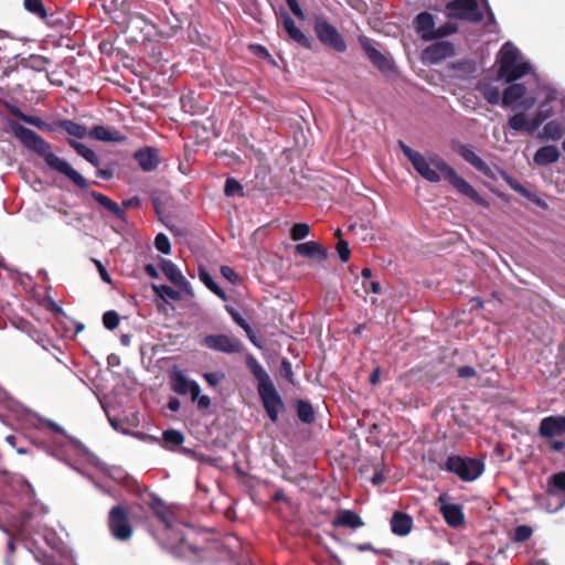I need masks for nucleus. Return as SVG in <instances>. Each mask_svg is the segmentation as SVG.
<instances>
[{
    "mask_svg": "<svg viewBox=\"0 0 565 565\" xmlns=\"http://www.w3.org/2000/svg\"><path fill=\"white\" fill-rule=\"evenodd\" d=\"M8 126L13 136L29 151L34 152L42 158L45 164L55 172L65 175L76 186L86 190L89 182L77 170H75L66 160L57 157L52 149V145L34 130L24 127L15 120H8Z\"/></svg>",
    "mask_w": 565,
    "mask_h": 565,
    "instance_id": "1",
    "label": "nucleus"
},
{
    "mask_svg": "<svg viewBox=\"0 0 565 565\" xmlns=\"http://www.w3.org/2000/svg\"><path fill=\"white\" fill-rule=\"evenodd\" d=\"M411 163L416 172L428 182L438 183L443 177L460 194L469 198L478 205L484 207L489 206V202L481 196L470 183H468L462 177L458 175L456 170L440 156L434 153L426 158L419 152L418 154H414V159Z\"/></svg>",
    "mask_w": 565,
    "mask_h": 565,
    "instance_id": "2",
    "label": "nucleus"
},
{
    "mask_svg": "<svg viewBox=\"0 0 565 565\" xmlns=\"http://www.w3.org/2000/svg\"><path fill=\"white\" fill-rule=\"evenodd\" d=\"M7 110L20 119L21 121L36 127L39 130L44 132H55L58 129L65 131L68 136L83 139L87 136V129L84 125L77 124L71 119H57L52 122L43 120L41 117L26 115L18 106L13 104H6Z\"/></svg>",
    "mask_w": 565,
    "mask_h": 565,
    "instance_id": "3",
    "label": "nucleus"
},
{
    "mask_svg": "<svg viewBox=\"0 0 565 565\" xmlns=\"http://www.w3.org/2000/svg\"><path fill=\"white\" fill-rule=\"evenodd\" d=\"M518 57L519 52L511 43L503 44L498 58V76L500 78L512 83L530 72L531 65L527 62H519Z\"/></svg>",
    "mask_w": 565,
    "mask_h": 565,
    "instance_id": "4",
    "label": "nucleus"
},
{
    "mask_svg": "<svg viewBox=\"0 0 565 565\" xmlns=\"http://www.w3.org/2000/svg\"><path fill=\"white\" fill-rule=\"evenodd\" d=\"M441 469L456 475L462 481L469 482L478 479L482 475L484 465L481 460L476 458L451 455L441 466Z\"/></svg>",
    "mask_w": 565,
    "mask_h": 565,
    "instance_id": "5",
    "label": "nucleus"
},
{
    "mask_svg": "<svg viewBox=\"0 0 565 565\" xmlns=\"http://www.w3.org/2000/svg\"><path fill=\"white\" fill-rule=\"evenodd\" d=\"M107 526L110 535L119 542H128L134 534V525L126 505H114L107 515Z\"/></svg>",
    "mask_w": 565,
    "mask_h": 565,
    "instance_id": "6",
    "label": "nucleus"
},
{
    "mask_svg": "<svg viewBox=\"0 0 565 565\" xmlns=\"http://www.w3.org/2000/svg\"><path fill=\"white\" fill-rule=\"evenodd\" d=\"M313 31L318 40L335 52L343 53L347 51V42L339 33L335 26L330 24L324 18L316 17L313 21Z\"/></svg>",
    "mask_w": 565,
    "mask_h": 565,
    "instance_id": "7",
    "label": "nucleus"
},
{
    "mask_svg": "<svg viewBox=\"0 0 565 565\" xmlns=\"http://www.w3.org/2000/svg\"><path fill=\"white\" fill-rule=\"evenodd\" d=\"M541 437L551 440V449L562 451L565 448V441L555 439L565 434V416H547L544 417L539 426Z\"/></svg>",
    "mask_w": 565,
    "mask_h": 565,
    "instance_id": "8",
    "label": "nucleus"
},
{
    "mask_svg": "<svg viewBox=\"0 0 565 565\" xmlns=\"http://www.w3.org/2000/svg\"><path fill=\"white\" fill-rule=\"evenodd\" d=\"M446 8L449 11V15L455 19L475 23L483 20V14L479 10L476 0H452L447 3Z\"/></svg>",
    "mask_w": 565,
    "mask_h": 565,
    "instance_id": "9",
    "label": "nucleus"
},
{
    "mask_svg": "<svg viewBox=\"0 0 565 565\" xmlns=\"http://www.w3.org/2000/svg\"><path fill=\"white\" fill-rule=\"evenodd\" d=\"M359 43L366 57L380 72L390 73L394 71L395 63L393 58L380 52L370 38L361 35L359 36Z\"/></svg>",
    "mask_w": 565,
    "mask_h": 565,
    "instance_id": "10",
    "label": "nucleus"
},
{
    "mask_svg": "<svg viewBox=\"0 0 565 565\" xmlns=\"http://www.w3.org/2000/svg\"><path fill=\"white\" fill-rule=\"evenodd\" d=\"M202 345L214 351L232 354L243 350L242 342L226 334H209L202 340Z\"/></svg>",
    "mask_w": 565,
    "mask_h": 565,
    "instance_id": "11",
    "label": "nucleus"
},
{
    "mask_svg": "<svg viewBox=\"0 0 565 565\" xmlns=\"http://www.w3.org/2000/svg\"><path fill=\"white\" fill-rule=\"evenodd\" d=\"M257 392L269 419L277 423L279 413L285 409V405L275 385L273 384Z\"/></svg>",
    "mask_w": 565,
    "mask_h": 565,
    "instance_id": "12",
    "label": "nucleus"
},
{
    "mask_svg": "<svg viewBox=\"0 0 565 565\" xmlns=\"http://www.w3.org/2000/svg\"><path fill=\"white\" fill-rule=\"evenodd\" d=\"M170 386L179 395L191 394L192 401H195L198 394L201 393L200 385L195 381L188 379L180 370H174L170 374Z\"/></svg>",
    "mask_w": 565,
    "mask_h": 565,
    "instance_id": "13",
    "label": "nucleus"
},
{
    "mask_svg": "<svg viewBox=\"0 0 565 565\" xmlns=\"http://www.w3.org/2000/svg\"><path fill=\"white\" fill-rule=\"evenodd\" d=\"M452 150L484 175L490 174V167L473 151L470 145L452 141Z\"/></svg>",
    "mask_w": 565,
    "mask_h": 565,
    "instance_id": "14",
    "label": "nucleus"
},
{
    "mask_svg": "<svg viewBox=\"0 0 565 565\" xmlns=\"http://www.w3.org/2000/svg\"><path fill=\"white\" fill-rule=\"evenodd\" d=\"M140 169L145 172L154 171L161 162L159 150L154 147H143L134 153Z\"/></svg>",
    "mask_w": 565,
    "mask_h": 565,
    "instance_id": "15",
    "label": "nucleus"
},
{
    "mask_svg": "<svg viewBox=\"0 0 565 565\" xmlns=\"http://www.w3.org/2000/svg\"><path fill=\"white\" fill-rule=\"evenodd\" d=\"M160 268L164 276L180 290L189 291L190 284L182 275L178 266L170 259L162 258L160 262Z\"/></svg>",
    "mask_w": 565,
    "mask_h": 565,
    "instance_id": "16",
    "label": "nucleus"
},
{
    "mask_svg": "<svg viewBox=\"0 0 565 565\" xmlns=\"http://www.w3.org/2000/svg\"><path fill=\"white\" fill-rule=\"evenodd\" d=\"M296 253L300 256L316 259L319 263H322L328 257L327 248H324L321 244L309 241L305 243H299L296 245Z\"/></svg>",
    "mask_w": 565,
    "mask_h": 565,
    "instance_id": "17",
    "label": "nucleus"
},
{
    "mask_svg": "<svg viewBox=\"0 0 565 565\" xmlns=\"http://www.w3.org/2000/svg\"><path fill=\"white\" fill-rule=\"evenodd\" d=\"M148 505L154 515L159 519V521L166 526V530L170 531L174 520V513L171 511V509L157 495L151 497Z\"/></svg>",
    "mask_w": 565,
    "mask_h": 565,
    "instance_id": "18",
    "label": "nucleus"
},
{
    "mask_svg": "<svg viewBox=\"0 0 565 565\" xmlns=\"http://www.w3.org/2000/svg\"><path fill=\"white\" fill-rule=\"evenodd\" d=\"M246 366L253 376L257 380V391L274 384L266 370L254 355H246Z\"/></svg>",
    "mask_w": 565,
    "mask_h": 565,
    "instance_id": "19",
    "label": "nucleus"
},
{
    "mask_svg": "<svg viewBox=\"0 0 565 565\" xmlns=\"http://www.w3.org/2000/svg\"><path fill=\"white\" fill-rule=\"evenodd\" d=\"M334 527L359 529L364 525L361 516L353 510H339L332 521Z\"/></svg>",
    "mask_w": 565,
    "mask_h": 565,
    "instance_id": "20",
    "label": "nucleus"
},
{
    "mask_svg": "<svg viewBox=\"0 0 565 565\" xmlns=\"http://www.w3.org/2000/svg\"><path fill=\"white\" fill-rule=\"evenodd\" d=\"M282 25L288 36L305 49H311V40L296 25L291 17L286 14L282 18Z\"/></svg>",
    "mask_w": 565,
    "mask_h": 565,
    "instance_id": "21",
    "label": "nucleus"
},
{
    "mask_svg": "<svg viewBox=\"0 0 565 565\" xmlns=\"http://www.w3.org/2000/svg\"><path fill=\"white\" fill-rule=\"evenodd\" d=\"M391 531L398 536L407 535L413 527V518L402 511H396L391 518Z\"/></svg>",
    "mask_w": 565,
    "mask_h": 565,
    "instance_id": "22",
    "label": "nucleus"
},
{
    "mask_svg": "<svg viewBox=\"0 0 565 565\" xmlns=\"http://www.w3.org/2000/svg\"><path fill=\"white\" fill-rule=\"evenodd\" d=\"M445 522L451 527H459L465 523V514L459 504L446 503L440 507Z\"/></svg>",
    "mask_w": 565,
    "mask_h": 565,
    "instance_id": "23",
    "label": "nucleus"
},
{
    "mask_svg": "<svg viewBox=\"0 0 565 565\" xmlns=\"http://www.w3.org/2000/svg\"><path fill=\"white\" fill-rule=\"evenodd\" d=\"M87 135L96 140L99 141H107V142H121L125 140V137L117 130H110L105 126L97 125L94 126Z\"/></svg>",
    "mask_w": 565,
    "mask_h": 565,
    "instance_id": "24",
    "label": "nucleus"
},
{
    "mask_svg": "<svg viewBox=\"0 0 565 565\" xmlns=\"http://www.w3.org/2000/svg\"><path fill=\"white\" fill-rule=\"evenodd\" d=\"M89 194L98 204H100L104 209L113 213L117 218L121 221L126 218L125 211L118 205L117 202L97 191H90Z\"/></svg>",
    "mask_w": 565,
    "mask_h": 565,
    "instance_id": "25",
    "label": "nucleus"
},
{
    "mask_svg": "<svg viewBox=\"0 0 565 565\" xmlns=\"http://www.w3.org/2000/svg\"><path fill=\"white\" fill-rule=\"evenodd\" d=\"M454 51V45L450 42L443 41L428 46L426 49V54L431 61L437 62L451 56Z\"/></svg>",
    "mask_w": 565,
    "mask_h": 565,
    "instance_id": "26",
    "label": "nucleus"
},
{
    "mask_svg": "<svg viewBox=\"0 0 565 565\" xmlns=\"http://www.w3.org/2000/svg\"><path fill=\"white\" fill-rule=\"evenodd\" d=\"M561 153L555 146L541 147L534 154V162L539 166H548L558 160Z\"/></svg>",
    "mask_w": 565,
    "mask_h": 565,
    "instance_id": "27",
    "label": "nucleus"
},
{
    "mask_svg": "<svg viewBox=\"0 0 565 565\" xmlns=\"http://www.w3.org/2000/svg\"><path fill=\"white\" fill-rule=\"evenodd\" d=\"M525 93L526 88L523 84H511L503 90L501 103L503 106H512L519 102Z\"/></svg>",
    "mask_w": 565,
    "mask_h": 565,
    "instance_id": "28",
    "label": "nucleus"
},
{
    "mask_svg": "<svg viewBox=\"0 0 565 565\" xmlns=\"http://www.w3.org/2000/svg\"><path fill=\"white\" fill-rule=\"evenodd\" d=\"M415 28L418 33L422 34V39L425 40L427 34L435 33V20L434 15L427 11L420 12L415 19Z\"/></svg>",
    "mask_w": 565,
    "mask_h": 565,
    "instance_id": "29",
    "label": "nucleus"
},
{
    "mask_svg": "<svg viewBox=\"0 0 565 565\" xmlns=\"http://www.w3.org/2000/svg\"><path fill=\"white\" fill-rule=\"evenodd\" d=\"M67 143L71 148H73L81 157H83L86 161H88L90 164H93L95 168H98L100 166V159L95 153L94 150L88 148L82 142H78L72 138L67 139Z\"/></svg>",
    "mask_w": 565,
    "mask_h": 565,
    "instance_id": "30",
    "label": "nucleus"
},
{
    "mask_svg": "<svg viewBox=\"0 0 565 565\" xmlns=\"http://www.w3.org/2000/svg\"><path fill=\"white\" fill-rule=\"evenodd\" d=\"M295 408H296L298 418L303 424H312L316 420V412H315L312 405L308 401L296 399Z\"/></svg>",
    "mask_w": 565,
    "mask_h": 565,
    "instance_id": "31",
    "label": "nucleus"
},
{
    "mask_svg": "<svg viewBox=\"0 0 565 565\" xmlns=\"http://www.w3.org/2000/svg\"><path fill=\"white\" fill-rule=\"evenodd\" d=\"M563 135L564 128L562 124H559L556 120H552L545 124V126L543 127V131L540 135V138L556 141L559 140L563 137Z\"/></svg>",
    "mask_w": 565,
    "mask_h": 565,
    "instance_id": "32",
    "label": "nucleus"
},
{
    "mask_svg": "<svg viewBox=\"0 0 565 565\" xmlns=\"http://www.w3.org/2000/svg\"><path fill=\"white\" fill-rule=\"evenodd\" d=\"M508 126L514 131H526L529 134V119L525 113H516L508 120Z\"/></svg>",
    "mask_w": 565,
    "mask_h": 565,
    "instance_id": "33",
    "label": "nucleus"
},
{
    "mask_svg": "<svg viewBox=\"0 0 565 565\" xmlns=\"http://www.w3.org/2000/svg\"><path fill=\"white\" fill-rule=\"evenodd\" d=\"M51 61L42 55H30L24 60L23 65L36 72H43L46 70Z\"/></svg>",
    "mask_w": 565,
    "mask_h": 565,
    "instance_id": "34",
    "label": "nucleus"
},
{
    "mask_svg": "<svg viewBox=\"0 0 565 565\" xmlns=\"http://www.w3.org/2000/svg\"><path fill=\"white\" fill-rule=\"evenodd\" d=\"M151 288L154 291V294L162 299L169 298V299L175 300V301L181 299L180 291L173 289L172 287H170L168 285L152 284Z\"/></svg>",
    "mask_w": 565,
    "mask_h": 565,
    "instance_id": "35",
    "label": "nucleus"
},
{
    "mask_svg": "<svg viewBox=\"0 0 565 565\" xmlns=\"http://www.w3.org/2000/svg\"><path fill=\"white\" fill-rule=\"evenodd\" d=\"M200 279L201 281L217 297H220L223 300H226V294L224 290L213 280L210 274L206 271L201 270L200 271Z\"/></svg>",
    "mask_w": 565,
    "mask_h": 565,
    "instance_id": "36",
    "label": "nucleus"
},
{
    "mask_svg": "<svg viewBox=\"0 0 565 565\" xmlns=\"http://www.w3.org/2000/svg\"><path fill=\"white\" fill-rule=\"evenodd\" d=\"M548 492L551 494L555 492L565 493V470L552 475V477L548 480Z\"/></svg>",
    "mask_w": 565,
    "mask_h": 565,
    "instance_id": "37",
    "label": "nucleus"
},
{
    "mask_svg": "<svg viewBox=\"0 0 565 565\" xmlns=\"http://www.w3.org/2000/svg\"><path fill=\"white\" fill-rule=\"evenodd\" d=\"M24 8L38 18H46V8L42 0H24Z\"/></svg>",
    "mask_w": 565,
    "mask_h": 565,
    "instance_id": "38",
    "label": "nucleus"
},
{
    "mask_svg": "<svg viewBox=\"0 0 565 565\" xmlns=\"http://www.w3.org/2000/svg\"><path fill=\"white\" fill-rule=\"evenodd\" d=\"M532 535L533 529L530 525H518L511 539L514 543H523L530 540Z\"/></svg>",
    "mask_w": 565,
    "mask_h": 565,
    "instance_id": "39",
    "label": "nucleus"
},
{
    "mask_svg": "<svg viewBox=\"0 0 565 565\" xmlns=\"http://www.w3.org/2000/svg\"><path fill=\"white\" fill-rule=\"evenodd\" d=\"M224 193L227 196H243V185L234 178H227L224 185Z\"/></svg>",
    "mask_w": 565,
    "mask_h": 565,
    "instance_id": "40",
    "label": "nucleus"
},
{
    "mask_svg": "<svg viewBox=\"0 0 565 565\" xmlns=\"http://www.w3.org/2000/svg\"><path fill=\"white\" fill-rule=\"evenodd\" d=\"M483 98L491 105H497L500 102L501 93L495 86L487 85L481 88Z\"/></svg>",
    "mask_w": 565,
    "mask_h": 565,
    "instance_id": "41",
    "label": "nucleus"
},
{
    "mask_svg": "<svg viewBox=\"0 0 565 565\" xmlns=\"http://www.w3.org/2000/svg\"><path fill=\"white\" fill-rule=\"evenodd\" d=\"M310 233V226L307 223H296L290 230L292 241H301Z\"/></svg>",
    "mask_w": 565,
    "mask_h": 565,
    "instance_id": "42",
    "label": "nucleus"
},
{
    "mask_svg": "<svg viewBox=\"0 0 565 565\" xmlns=\"http://www.w3.org/2000/svg\"><path fill=\"white\" fill-rule=\"evenodd\" d=\"M163 440L172 446H180L184 441V435L175 429H167L162 434Z\"/></svg>",
    "mask_w": 565,
    "mask_h": 565,
    "instance_id": "43",
    "label": "nucleus"
},
{
    "mask_svg": "<svg viewBox=\"0 0 565 565\" xmlns=\"http://www.w3.org/2000/svg\"><path fill=\"white\" fill-rule=\"evenodd\" d=\"M548 113L544 110H539L535 115L529 119V134L532 135L535 132L539 127L548 118Z\"/></svg>",
    "mask_w": 565,
    "mask_h": 565,
    "instance_id": "44",
    "label": "nucleus"
},
{
    "mask_svg": "<svg viewBox=\"0 0 565 565\" xmlns=\"http://www.w3.org/2000/svg\"><path fill=\"white\" fill-rule=\"evenodd\" d=\"M119 315L115 310L106 311L103 315V324L108 330H115L119 326Z\"/></svg>",
    "mask_w": 565,
    "mask_h": 565,
    "instance_id": "45",
    "label": "nucleus"
},
{
    "mask_svg": "<svg viewBox=\"0 0 565 565\" xmlns=\"http://www.w3.org/2000/svg\"><path fill=\"white\" fill-rule=\"evenodd\" d=\"M456 28L451 26L450 24H444L439 26L438 29H435L434 34H427L425 36V41L441 39L445 36L450 35L452 32H455Z\"/></svg>",
    "mask_w": 565,
    "mask_h": 565,
    "instance_id": "46",
    "label": "nucleus"
},
{
    "mask_svg": "<svg viewBox=\"0 0 565 565\" xmlns=\"http://www.w3.org/2000/svg\"><path fill=\"white\" fill-rule=\"evenodd\" d=\"M156 248L162 254H169L171 252V244L168 236L163 233H159L154 238Z\"/></svg>",
    "mask_w": 565,
    "mask_h": 565,
    "instance_id": "47",
    "label": "nucleus"
},
{
    "mask_svg": "<svg viewBox=\"0 0 565 565\" xmlns=\"http://www.w3.org/2000/svg\"><path fill=\"white\" fill-rule=\"evenodd\" d=\"M354 550L359 552H373L375 554L384 555L391 557V551L390 550H376L371 543H359L352 545Z\"/></svg>",
    "mask_w": 565,
    "mask_h": 565,
    "instance_id": "48",
    "label": "nucleus"
},
{
    "mask_svg": "<svg viewBox=\"0 0 565 565\" xmlns=\"http://www.w3.org/2000/svg\"><path fill=\"white\" fill-rule=\"evenodd\" d=\"M335 248H337L340 259L343 263H347L350 259V254H351L348 242L340 238L337 243Z\"/></svg>",
    "mask_w": 565,
    "mask_h": 565,
    "instance_id": "49",
    "label": "nucleus"
},
{
    "mask_svg": "<svg viewBox=\"0 0 565 565\" xmlns=\"http://www.w3.org/2000/svg\"><path fill=\"white\" fill-rule=\"evenodd\" d=\"M280 375L286 379L289 383H294V372L289 360L282 359L279 369Z\"/></svg>",
    "mask_w": 565,
    "mask_h": 565,
    "instance_id": "50",
    "label": "nucleus"
},
{
    "mask_svg": "<svg viewBox=\"0 0 565 565\" xmlns=\"http://www.w3.org/2000/svg\"><path fill=\"white\" fill-rule=\"evenodd\" d=\"M226 311L228 312L231 318L234 320V322L237 326H239L243 330L249 326L248 322L241 316V313L233 307L226 306Z\"/></svg>",
    "mask_w": 565,
    "mask_h": 565,
    "instance_id": "51",
    "label": "nucleus"
},
{
    "mask_svg": "<svg viewBox=\"0 0 565 565\" xmlns=\"http://www.w3.org/2000/svg\"><path fill=\"white\" fill-rule=\"evenodd\" d=\"M505 182L510 185L511 189L516 191L518 193L522 194L523 196L529 198V191L514 178L507 175L504 178Z\"/></svg>",
    "mask_w": 565,
    "mask_h": 565,
    "instance_id": "52",
    "label": "nucleus"
},
{
    "mask_svg": "<svg viewBox=\"0 0 565 565\" xmlns=\"http://www.w3.org/2000/svg\"><path fill=\"white\" fill-rule=\"evenodd\" d=\"M221 274H222V276L225 279H227L232 284H236L238 281V279H239V277L236 274V271L232 267H230V266H222L221 267Z\"/></svg>",
    "mask_w": 565,
    "mask_h": 565,
    "instance_id": "53",
    "label": "nucleus"
},
{
    "mask_svg": "<svg viewBox=\"0 0 565 565\" xmlns=\"http://www.w3.org/2000/svg\"><path fill=\"white\" fill-rule=\"evenodd\" d=\"M290 11L300 20L305 19L303 10L301 9L298 0H286Z\"/></svg>",
    "mask_w": 565,
    "mask_h": 565,
    "instance_id": "54",
    "label": "nucleus"
},
{
    "mask_svg": "<svg viewBox=\"0 0 565 565\" xmlns=\"http://www.w3.org/2000/svg\"><path fill=\"white\" fill-rule=\"evenodd\" d=\"M247 338L249 339V341L258 349H263V341L259 340L256 335V333L254 332V330L252 329L250 326L246 327V329H244Z\"/></svg>",
    "mask_w": 565,
    "mask_h": 565,
    "instance_id": "55",
    "label": "nucleus"
},
{
    "mask_svg": "<svg viewBox=\"0 0 565 565\" xmlns=\"http://www.w3.org/2000/svg\"><path fill=\"white\" fill-rule=\"evenodd\" d=\"M97 269H98V273L100 275V278L103 281L107 282V284H110L111 282V277L110 275L108 274V271L106 270L105 266L102 264L100 260L98 259H93Z\"/></svg>",
    "mask_w": 565,
    "mask_h": 565,
    "instance_id": "56",
    "label": "nucleus"
},
{
    "mask_svg": "<svg viewBox=\"0 0 565 565\" xmlns=\"http://www.w3.org/2000/svg\"><path fill=\"white\" fill-rule=\"evenodd\" d=\"M477 375L476 370L472 366L465 365L458 369V376L461 379H469Z\"/></svg>",
    "mask_w": 565,
    "mask_h": 565,
    "instance_id": "57",
    "label": "nucleus"
},
{
    "mask_svg": "<svg viewBox=\"0 0 565 565\" xmlns=\"http://www.w3.org/2000/svg\"><path fill=\"white\" fill-rule=\"evenodd\" d=\"M194 402H196L200 411H204L211 406V398L207 395H201V393L198 394Z\"/></svg>",
    "mask_w": 565,
    "mask_h": 565,
    "instance_id": "58",
    "label": "nucleus"
},
{
    "mask_svg": "<svg viewBox=\"0 0 565 565\" xmlns=\"http://www.w3.org/2000/svg\"><path fill=\"white\" fill-rule=\"evenodd\" d=\"M223 377H224V374H222V373H205L204 374V380L211 386H216Z\"/></svg>",
    "mask_w": 565,
    "mask_h": 565,
    "instance_id": "59",
    "label": "nucleus"
},
{
    "mask_svg": "<svg viewBox=\"0 0 565 565\" xmlns=\"http://www.w3.org/2000/svg\"><path fill=\"white\" fill-rule=\"evenodd\" d=\"M57 15H60V14L58 13L57 14L56 13H49L46 11V18H42L41 20L45 21V23L47 25L57 26L60 23L63 22L62 19L60 17H57Z\"/></svg>",
    "mask_w": 565,
    "mask_h": 565,
    "instance_id": "60",
    "label": "nucleus"
},
{
    "mask_svg": "<svg viewBox=\"0 0 565 565\" xmlns=\"http://www.w3.org/2000/svg\"><path fill=\"white\" fill-rule=\"evenodd\" d=\"M96 175L103 180H110L114 177V170L111 168H96Z\"/></svg>",
    "mask_w": 565,
    "mask_h": 565,
    "instance_id": "61",
    "label": "nucleus"
},
{
    "mask_svg": "<svg viewBox=\"0 0 565 565\" xmlns=\"http://www.w3.org/2000/svg\"><path fill=\"white\" fill-rule=\"evenodd\" d=\"M399 148L402 149L405 157L412 161L414 159V154H418L419 152L416 150H413L411 147H408L405 142L402 140L398 141Z\"/></svg>",
    "mask_w": 565,
    "mask_h": 565,
    "instance_id": "62",
    "label": "nucleus"
},
{
    "mask_svg": "<svg viewBox=\"0 0 565 565\" xmlns=\"http://www.w3.org/2000/svg\"><path fill=\"white\" fill-rule=\"evenodd\" d=\"M364 289L366 292H373V294H380L381 292V286L379 281H364L363 282Z\"/></svg>",
    "mask_w": 565,
    "mask_h": 565,
    "instance_id": "63",
    "label": "nucleus"
},
{
    "mask_svg": "<svg viewBox=\"0 0 565 565\" xmlns=\"http://www.w3.org/2000/svg\"><path fill=\"white\" fill-rule=\"evenodd\" d=\"M167 406L171 412H178L181 407V403L177 397H170Z\"/></svg>",
    "mask_w": 565,
    "mask_h": 565,
    "instance_id": "64",
    "label": "nucleus"
}]
</instances>
